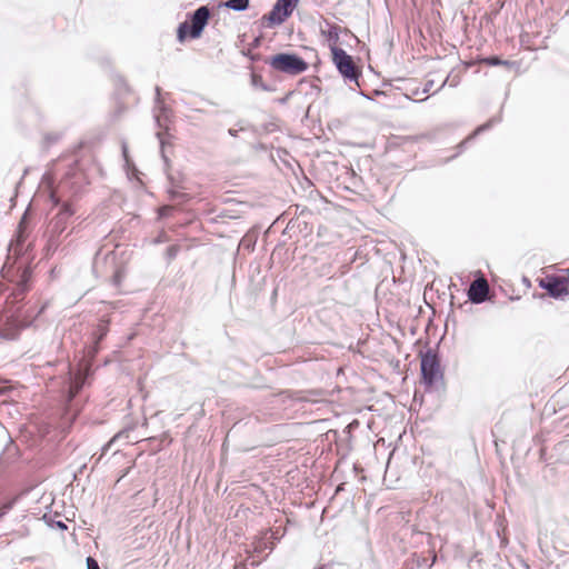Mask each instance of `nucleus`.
<instances>
[{
    "label": "nucleus",
    "mask_w": 569,
    "mask_h": 569,
    "mask_svg": "<svg viewBox=\"0 0 569 569\" xmlns=\"http://www.w3.org/2000/svg\"><path fill=\"white\" fill-rule=\"evenodd\" d=\"M137 387H138L139 391H142V376H139L137 378Z\"/></svg>",
    "instance_id": "nucleus-26"
},
{
    "label": "nucleus",
    "mask_w": 569,
    "mask_h": 569,
    "mask_svg": "<svg viewBox=\"0 0 569 569\" xmlns=\"http://www.w3.org/2000/svg\"><path fill=\"white\" fill-rule=\"evenodd\" d=\"M267 63L276 71L297 76L308 69V63L293 53H277L269 58Z\"/></svg>",
    "instance_id": "nucleus-6"
},
{
    "label": "nucleus",
    "mask_w": 569,
    "mask_h": 569,
    "mask_svg": "<svg viewBox=\"0 0 569 569\" xmlns=\"http://www.w3.org/2000/svg\"><path fill=\"white\" fill-rule=\"evenodd\" d=\"M11 391L9 382L0 381V397L8 395Z\"/></svg>",
    "instance_id": "nucleus-24"
},
{
    "label": "nucleus",
    "mask_w": 569,
    "mask_h": 569,
    "mask_svg": "<svg viewBox=\"0 0 569 569\" xmlns=\"http://www.w3.org/2000/svg\"><path fill=\"white\" fill-rule=\"evenodd\" d=\"M92 271L97 278L111 280L114 286L121 282V270L114 250L100 249L93 258Z\"/></svg>",
    "instance_id": "nucleus-4"
},
{
    "label": "nucleus",
    "mask_w": 569,
    "mask_h": 569,
    "mask_svg": "<svg viewBox=\"0 0 569 569\" xmlns=\"http://www.w3.org/2000/svg\"><path fill=\"white\" fill-rule=\"evenodd\" d=\"M489 293V284L487 279L480 277L472 281L468 290L469 299L475 303H481L487 299Z\"/></svg>",
    "instance_id": "nucleus-12"
},
{
    "label": "nucleus",
    "mask_w": 569,
    "mask_h": 569,
    "mask_svg": "<svg viewBox=\"0 0 569 569\" xmlns=\"http://www.w3.org/2000/svg\"><path fill=\"white\" fill-rule=\"evenodd\" d=\"M87 469V463H83L79 467L78 471L74 472V479H77L78 475L83 473V471Z\"/></svg>",
    "instance_id": "nucleus-25"
},
{
    "label": "nucleus",
    "mask_w": 569,
    "mask_h": 569,
    "mask_svg": "<svg viewBox=\"0 0 569 569\" xmlns=\"http://www.w3.org/2000/svg\"><path fill=\"white\" fill-rule=\"evenodd\" d=\"M12 508V502L8 501L0 506V519L3 518Z\"/></svg>",
    "instance_id": "nucleus-23"
},
{
    "label": "nucleus",
    "mask_w": 569,
    "mask_h": 569,
    "mask_svg": "<svg viewBox=\"0 0 569 569\" xmlns=\"http://www.w3.org/2000/svg\"><path fill=\"white\" fill-rule=\"evenodd\" d=\"M133 562H134V559H130L128 565L133 563Z\"/></svg>",
    "instance_id": "nucleus-28"
},
{
    "label": "nucleus",
    "mask_w": 569,
    "mask_h": 569,
    "mask_svg": "<svg viewBox=\"0 0 569 569\" xmlns=\"http://www.w3.org/2000/svg\"><path fill=\"white\" fill-rule=\"evenodd\" d=\"M299 0H277L271 11L263 14L261 23L266 28H273L282 24L297 8Z\"/></svg>",
    "instance_id": "nucleus-7"
},
{
    "label": "nucleus",
    "mask_w": 569,
    "mask_h": 569,
    "mask_svg": "<svg viewBox=\"0 0 569 569\" xmlns=\"http://www.w3.org/2000/svg\"><path fill=\"white\" fill-rule=\"evenodd\" d=\"M332 61L338 68L339 72L347 79L358 81L360 77V70L356 66L351 56H349L343 49L338 47L331 48Z\"/></svg>",
    "instance_id": "nucleus-8"
},
{
    "label": "nucleus",
    "mask_w": 569,
    "mask_h": 569,
    "mask_svg": "<svg viewBox=\"0 0 569 569\" xmlns=\"http://www.w3.org/2000/svg\"><path fill=\"white\" fill-rule=\"evenodd\" d=\"M538 283L556 299H562L569 295V274H548L539 279Z\"/></svg>",
    "instance_id": "nucleus-10"
},
{
    "label": "nucleus",
    "mask_w": 569,
    "mask_h": 569,
    "mask_svg": "<svg viewBox=\"0 0 569 569\" xmlns=\"http://www.w3.org/2000/svg\"><path fill=\"white\" fill-rule=\"evenodd\" d=\"M28 236L23 216L8 244L7 262L1 268L2 277L18 287L19 295H27L32 287L34 256L32 243L27 242Z\"/></svg>",
    "instance_id": "nucleus-1"
},
{
    "label": "nucleus",
    "mask_w": 569,
    "mask_h": 569,
    "mask_svg": "<svg viewBox=\"0 0 569 569\" xmlns=\"http://www.w3.org/2000/svg\"><path fill=\"white\" fill-rule=\"evenodd\" d=\"M108 328L106 326H100L98 332L96 333V343L99 345L107 336Z\"/></svg>",
    "instance_id": "nucleus-21"
},
{
    "label": "nucleus",
    "mask_w": 569,
    "mask_h": 569,
    "mask_svg": "<svg viewBox=\"0 0 569 569\" xmlns=\"http://www.w3.org/2000/svg\"><path fill=\"white\" fill-rule=\"evenodd\" d=\"M19 448L13 442L12 438L8 435V442L4 446L1 455H0V465L8 466L14 462L19 457Z\"/></svg>",
    "instance_id": "nucleus-14"
},
{
    "label": "nucleus",
    "mask_w": 569,
    "mask_h": 569,
    "mask_svg": "<svg viewBox=\"0 0 569 569\" xmlns=\"http://www.w3.org/2000/svg\"><path fill=\"white\" fill-rule=\"evenodd\" d=\"M319 569H321V568H319Z\"/></svg>",
    "instance_id": "nucleus-29"
},
{
    "label": "nucleus",
    "mask_w": 569,
    "mask_h": 569,
    "mask_svg": "<svg viewBox=\"0 0 569 569\" xmlns=\"http://www.w3.org/2000/svg\"><path fill=\"white\" fill-rule=\"evenodd\" d=\"M113 86H114V100L117 104V109L114 112V117H118L126 109V97L130 94V88L127 84L126 80L119 76H113Z\"/></svg>",
    "instance_id": "nucleus-11"
},
{
    "label": "nucleus",
    "mask_w": 569,
    "mask_h": 569,
    "mask_svg": "<svg viewBox=\"0 0 569 569\" xmlns=\"http://www.w3.org/2000/svg\"><path fill=\"white\" fill-rule=\"evenodd\" d=\"M60 137L61 136L59 133H47L44 136V144H46V147H50L53 143L58 142Z\"/></svg>",
    "instance_id": "nucleus-20"
},
{
    "label": "nucleus",
    "mask_w": 569,
    "mask_h": 569,
    "mask_svg": "<svg viewBox=\"0 0 569 569\" xmlns=\"http://www.w3.org/2000/svg\"><path fill=\"white\" fill-rule=\"evenodd\" d=\"M86 563H87V569H100V566H99L97 559H94L91 556L87 557Z\"/></svg>",
    "instance_id": "nucleus-22"
},
{
    "label": "nucleus",
    "mask_w": 569,
    "mask_h": 569,
    "mask_svg": "<svg viewBox=\"0 0 569 569\" xmlns=\"http://www.w3.org/2000/svg\"><path fill=\"white\" fill-rule=\"evenodd\" d=\"M133 431V427L131 426H128L126 428H123L122 430H120L117 435H114L101 449V455H106L107 451L111 448V446L121 440V439H126L128 442L132 441L133 439H131L130 437V433Z\"/></svg>",
    "instance_id": "nucleus-15"
},
{
    "label": "nucleus",
    "mask_w": 569,
    "mask_h": 569,
    "mask_svg": "<svg viewBox=\"0 0 569 569\" xmlns=\"http://www.w3.org/2000/svg\"><path fill=\"white\" fill-rule=\"evenodd\" d=\"M26 295H19L18 287H14L8 296L3 311L0 313V338L3 340H16L20 332L29 328L34 319L44 311L42 306L37 312L33 309L24 308Z\"/></svg>",
    "instance_id": "nucleus-3"
},
{
    "label": "nucleus",
    "mask_w": 569,
    "mask_h": 569,
    "mask_svg": "<svg viewBox=\"0 0 569 569\" xmlns=\"http://www.w3.org/2000/svg\"><path fill=\"white\" fill-rule=\"evenodd\" d=\"M421 375L423 383L428 387H431L442 380L443 375L440 367V361L437 355L430 350L422 355Z\"/></svg>",
    "instance_id": "nucleus-9"
},
{
    "label": "nucleus",
    "mask_w": 569,
    "mask_h": 569,
    "mask_svg": "<svg viewBox=\"0 0 569 569\" xmlns=\"http://www.w3.org/2000/svg\"><path fill=\"white\" fill-rule=\"evenodd\" d=\"M210 16L211 13L208 7L202 6L198 8L189 20L180 23L178 27V40L180 42H184L187 38H200L204 27L208 24Z\"/></svg>",
    "instance_id": "nucleus-5"
},
{
    "label": "nucleus",
    "mask_w": 569,
    "mask_h": 569,
    "mask_svg": "<svg viewBox=\"0 0 569 569\" xmlns=\"http://www.w3.org/2000/svg\"><path fill=\"white\" fill-rule=\"evenodd\" d=\"M42 520L46 522V525L51 528L59 531H66L68 529V526L62 520H57L51 513H44L42 516Z\"/></svg>",
    "instance_id": "nucleus-16"
},
{
    "label": "nucleus",
    "mask_w": 569,
    "mask_h": 569,
    "mask_svg": "<svg viewBox=\"0 0 569 569\" xmlns=\"http://www.w3.org/2000/svg\"><path fill=\"white\" fill-rule=\"evenodd\" d=\"M121 152L123 158V169L126 171L127 178L131 182H136L137 184H141L140 170L137 168L131 157L129 156L128 146L126 142H122Z\"/></svg>",
    "instance_id": "nucleus-13"
},
{
    "label": "nucleus",
    "mask_w": 569,
    "mask_h": 569,
    "mask_svg": "<svg viewBox=\"0 0 569 569\" xmlns=\"http://www.w3.org/2000/svg\"><path fill=\"white\" fill-rule=\"evenodd\" d=\"M481 63H485L487 66H503V67H511L513 66V62L508 60H502L499 57H488L480 60Z\"/></svg>",
    "instance_id": "nucleus-17"
},
{
    "label": "nucleus",
    "mask_w": 569,
    "mask_h": 569,
    "mask_svg": "<svg viewBox=\"0 0 569 569\" xmlns=\"http://www.w3.org/2000/svg\"><path fill=\"white\" fill-rule=\"evenodd\" d=\"M224 4L229 9L242 11L249 7V0H228Z\"/></svg>",
    "instance_id": "nucleus-18"
},
{
    "label": "nucleus",
    "mask_w": 569,
    "mask_h": 569,
    "mask_svg": "<svg viewBox=\"0 0 569 569\" xmlns=\"http://www.w3.org/2000/svg\"><path fill=\"white\" fill-rule=\"evenodd\" d=\"M126 553H129V551H127ZM130 558H131V555L126 556V559H130Z\"/></svg>",
    "instance_id": "nucleus-27"
},
{
    "label": "nucleus",
    "mask_w": 569,
    "mask_h": 569,
    "mask_svg": "<svg viewBox=\"0 0 569 569\" xmlns=\"http://www.w3.org/2000/svg\"><path fill=\"white\" fill-rule=\"evenodd\" d=\"M62 366H63L62 371L66 373V376L63 378V383L68 385L71 388V386L73 383V377H72V373L70 371V365L69 363H62Z\"/></svg>",
    "instance_id": "nucleus-19"
},
{
    "label": "nucleus",
    "mask_w": 569,
    "mask_h": 569,
    "mask_svg": "<svg viewBox=\"0 0 569 569\" xmlns=\"http://www.w3.org/2000/svg\"><path fill=\"white\" fill-rule=\"evenodd\" d=\"M84 186L83 173L69 169L62 177L57 192H50V201L53 206L60 207L58 213L53 217L50 222V240L58 241L60 236L66 231L69 221L73 218L76 210L70 202L63 201V197H76L78 196Z\"/></svg>",
    "instance_id": "nucleus-2"
}]
</instances>
